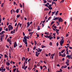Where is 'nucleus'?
Instances as JSON below:
<instances>
[{
  "label": "nucleus",
  "instance_id": "obj_1",
  "mask_svg": "<svg viewBox=\"0 0 72 72\" xmlns=\"http://www.w3.org/2000/svg\"><path fill=\"white\" fill-rule=\"evenodd\" d=\"M61 38H62V40L61 39L60 41V46H62V44L64 42V37H61Z\"/></svg>",
  "mask_w": 72,
  "mask_h": 72
},
{
  "label": "nucleus",
  "instance_id": "obj_2",
  "mask_svg": "<svg viewBox=\"0 0 72 72\" xmlns=\"http://www.w3.org/2000/svg\"><path fill=\"white\" fill-rule=\"evenodd\" d=\"M44 37H45L46 38H47V37H48V38H49L50 40H51V39L53 38V36H51V35H50L49 36H46V35H45Z\"/></svg>",
  "mask_w": 72,
  "mask_h": 72
},
{
  "label": "nucleus",
  "instance_id": "obj_3",
  "mask_svg": "<svg viewBox=\"0 0 72 72\" xmlns=\"http://www.w3.org/2000/svg\"><path fill=\"white\" fill-rule=\"evenodd\" d=\"M8 31H10V30H12L13 29V27L12 25H9L8 26Z\"/></svg>",
  "mask_w": 72,
  "mask_h": 72
},
{
  "label": "nucleus",
  "instance_id": "obj_4",
  "mask_svg": "<svg viewBox=\"0 0 72 72\" xmlns=\"http://www.w3.org/2000/svg\"><path fill=\"white\" fill-rule=\"evenodd\" d=\"M22 41H23V42H24L25 44H26V47H27V41L25 42V40H24V39H23Z\"/></svg>",
  "mask_w": 72,
  "mask_h": 72
},
{
  "label": "nucleus",
  "instance_id": "obj_5",
  "mask_svg": "<svg viewBox=\"0 0 72 72\" xmlns=\"http://www.w3.org/2000/svg\"><path fill=\"white\" fill-rule=\"evenodd\" d=\"M26 36H25L24 37V38H23V39H24V40H25V42L26 41H27V39H26Z\"/></svg>",
  "mask_w": 72,
  "mask_h": 72
},
{
  "label": "nucleus",
  "instance_id": "obj_6",
  "mask_svg": "<svg viewBox=\"0 0 72 72\" xmlns=\"http://www.w3.org/2000/svg\"><path fill=\"white\" fill-rule=\"evenodd\" d=\"M58 22H63V19L62 18H60H60L58 19Z\"/></svg>",
  "mask_w": 72,
  "mask_h": 72
},
{
  "label": "nucleus",
  "instance_id": "obj_7",
  "mask_svg": "<svg viewBox=\"0 0 72 72\" xmlns=\"http://www.w3.org/2000/svg\"><path fill=\"white\" fill-rule=\"evenodd\" d=\"M5 32H4V31H2V32H1L0 33V35H3V33H5Z\"/></svg>",
  "mask_w": 72,
  "mask_h": 72
},
{
  "label": "nucleus",
  "instance_id": "obj_8",
  "mask_svg": "<svg viewBox=\"0 0 72 72\" xmlns=\"http://www.w3.org/2000/svg\"><path fill=\"white\" fill-rule=\"evenodd\" d=\"M27 28L28 27L30 26V22H28L27 23Z\"/></svg>",
  "mask_w": 72,
  "mask_h": 72
},
{
  "label": "nucleus",
  "instance_id": "obj_9",
  "mask_svg": "<svg viewBox=\"0 0 72 72\" xmlns=\"http://www.w3.org/2000/svg\"><path fill=\"white\" fill-rule=\"evenodd\" d=\"M65 53H64L63 54H62L61 56L62 57H66V54H65Z\"/></svg>",
  "mask_w": 72,
  "mask_h": 72
},
{
  "label": "nucleus",
  "instance_id": "obj_10",
  "mask_svg": "<svg viewBox=\"0 0 72 72\" xmlns=\"http://www.w3.org/2000/svg\"><path fill=\"white\" fill-rule=\"evenodd\" d=\"M26 66V63L25 62H24V66H23V65H22V68L23 69H24V67H25Z\"/></svg>",
  "mask_w": 72,
  "mask_h": 72
},
{
  "label": "nucleus",
  "instance_id": "obj_11",
  "mask_svg": "<svg viewBox=\"0 0 72 72\" xmlns=\"http://www.w3.org/2000/svg\"><path fill=\"white\" fill-rule=\"evenodd\" d=\"M3 37L1 35L0 36V40H1L2 42L3 41Z\"/></svg>",
  "mask_w": 72,
  "mask_h": 72
},
{
  "label": "nucleus",
  "instance_id": "obj_12",
  "mask_svg": "<svg viewBox=\"0 0 72 72\" xmlns=\"http://www.w3.org/2000/svg\"><path fill=\"white\" fill-rule=\"evenodd\" d=\"M55 55V53H54V54H53L52 55H51V57H52V59H53V57H54V56Z\"/></svg>",
  "mask_w": 72,
  "mask_h": 72
},
{
  "label": "nucleus",
  "instance_id": "obj_13",
  "mask_svg": "<svg viewBox=\"0 0 72 72\" xmlns=\"http://www.w3.org/2000/svg\"><path fill=\"white\" fill-rule=\"evenodd\" d=\"M59 17H56L54 19H53V20H57V19H59Z\"/></svg>",
  "mask_w": 72,
  "mask_h": 72
},
{
  "label": "nucleus",
  "instance_id": "obj_14",
  "mask_svg": "<svg viewBox=\"0 0 72 72\" xmlns=\"http://www.w3.org/2000/svg\"><path fill=\"white\" fill-rule=\"evenodd\" d=\"M42 51V49H40V48H38V52H41Z\"/></svg>",
  "mask_w": 72,
  "mask_h": 72
},
{
  "label": "nucleus",
  "instance_id": "obj_15",
  "mask_svg": "<svg viewBox=\"0 0 72 72\" xmlns=\"http://www.w3.org/2000/svg\"><path fill=\"white\" fill-rule=\"evenodd\" d=\"M17 44V42H15L14 43V48H15L16 47V46H15L16 44Z\"/></svg>",
  "mask_w": 72,
  "mask_h": 72
},
{
  "label": "nucleus",
  "instance_id": "obj_16",
  "mask_svg": "<svg viewBox=\"0 0 72 72\" xmlns=\"http://www.w3.org/2000/svg\"><path fill=\"white\" fill-rule=\"evenodd\" d=\"M6 64L7 66H9L10 65V63L8 62H6Z\"/></svg>",
  "mask_w": 72,
  "mask_h": 72
},
{
  "label": "nucleus",
  "instance_id": "obj_17",
  "mask_svg": "<svg viewBox=\"0 0 72 72\" xmlns=\"http://www.w3.org/2000/svg\"><path fill=\"white\" fill-rule=\"evenodd\" d=\"M44 11H46V10H49V9L47 8H45L44 10Z\"/></svg>",
  "mask_w": 72,
  "mask_h": 72
},
{
  "label": "nucleus",
  "instance_id": "obj_18",
  "mask_svg": "<svg viewBox=\"0 0 72 72\" xmlns=\"http://www.w3.org/2000/svg\"><path fill=\"white\" fill-rule=\"evenodd\" d=\"M46 46H45L44 45H42L41 46V48H46Z\"/></svg>",
  "mask_w": 72,
  "mask_h": 72
},
{
  "label": "nucleus",
  "instance_id": "obj_19",
  "mask_svg": "<svg viewBox=\"0 0 72 72\" xmlns=\"http://www.w3.org/2000/svg\"><path fill=\"white\" fill-rule=\"evenodd\" d=\"M20 24V22H19L18 23V24L17 25V26L16 27L17 29H18V26H19V25Z\"/></svg>",
  "mask_w": 72,
  "mask_h": 72
},
{
  "label": "nucleus",
  "instance_id": "obj_20",
  "mask_svg": "<svg viewBox=\"0 0 72 72\" xmlns=\"http://www.w3.org/2000/svg\"><path fill=\"white\" fill-rule=\"evenodd\" d=\"M15 12L16 13H18V12H19V10L18 9H17Z\"/></svg>",
  "mask_w": 72,
  "mask_h": 72
},
{
  "label": "nucleus",
  "instance_id": "obj_21",
  "mask_svg": "<svg viewBox=\"0 0 72 72\" xmlns=\"http://www.w3.org/2000/svg\"><path fill=\"white\" fill-rule=\"evenodd\" d=\"M58 54H59V55L60 56H62V55L61 54V52H59Z\"/></svg>",
  "mask_w": 72,
  "mask_h": 72
},
{
  "label": "nucleus",
  "instance_id": "obj_22",
  "mask_svg": "<svg viewBox=\"0 0 72 72\" xmlns=\"http://www.w3.org/2000/svg\"><path fill=\"white\" fill-rule=\"evenodd\" d=\"M9 43L10 44V45H12V41H11V40L10 39L9 40Z\"/></svg>",
  "mask_w": 72,
  "mask_h": 72
},
{
  "label": "nucleus",
  "instance_id": "obj_23",
  "mask_svg": "<svg viewBox=\"0 0 72 72\" xmlns=\"http://www.w3.org/2000/svg\"><path fill=\"white\" fill-rule=\"evenodd\" d=\"M48 8H49V9H50V10H51V9H53V8H52V7H49V6H48Z\"/></svg>",
  "mask_w": 72,
  "mask_h": 72
},
{
  "label": "nucleus",
  "instance_id": "obj_24",
  "mask_svg": "<svg viewBox=\"0 0 72 72\" xmlns=\"http://www.w3.org/2000/svg\"><path fill=\"white\" fill-rule=\"evenodd\" d=\"M20 16H21V15L18 14V15H17V18H19V17H20Z\"/></svg>",
  "mask_w": 72,
  "mask_h": 72
},
{
  "label": "nucleus",
  "instance_id": "obj_25",
  "mask_svg": "<svg viewBox=\"0 0 72 72\" xmlns=\"http://www.w3.org/2000/svg\"><path fill=\"white\" fill-rule=\"evenodd\" d=\"M4 58H8V56H7L6 54H4Z\"/></svg>",
  "mask_w": 72,
  "mask_h": 72
},
{
  "label": "nucleus",
  "instance_id": "obj_26",
  "mask_svg": "<svg viewBox=\"0 0 72 72\" xmlns=\"http://www.w3.org/2000/svg\"><path fill=\"white\" fill-rule=\"evenodd\" d=\"M64 51H65V50L64 49L63 50H62L61 51V53L62 54V53H63L64 52Z\"/></svg>",
  "mask_w": 72,
  "mask_h": 72
},
{
  "label": "nucleus",
  "instance_id": "obj_27",
  "mask_svg": "<svg viewBox=\"0 0 72 72\" xmlns=\"http://www.w3.org/2000/svg\"><path fill=\"white\" fill-rule=\"evenodd\" d=\"M43 0V2L44 3H47V1H46V0Z\"/></svg>",
  "mask_w": 72,
  "mask_h": 72
},
{
  "label": "nucleus",
  "instance_id": "obj_28",
  "mask_svg": "<svg viewBox=\"0 0 72 72\" xmlns=\"http://www.w3.org/2000/svg\"><path fill=\"white\" fill-rule=\"evenodd\" d=\"M64 1V0H62L60 2V3H63Z\"/></svg>",
  "mask_w": 72,
  "mask_h": 72
},
{
  "label": "nucleus",
  "instance_id": "obj_29",
  "mask_svg": "<svg viewBox=\"0 0 72 72\" xmlns=\"http://www.w3.org/2000/svg\"><path fill=\"white\" fill-rule=\"evenodd\" d=\"M14 32H13V31H12L11 32H10V33H11L12 34H13V33H14Z\"/></svg>",
  "mask_w": 72,
  "mask_h": 72
},
{
  "label": "nucleus",
  "instance_id": "obj_30",
  "mask_svg": "<svg viewBox=\"0 0 72 72\" xmlns=\"http://www.w3.org/2000/svg\"><path fill=\"white\" fill-rule=\"evenodd\" d=\"M49 44L50 46H52V42H50Z\"/></svg>",
  "mask_w": 72,
  "mask_h": 72
},
{
  "label": "nucleus",
  "instance_id": "obj_31",
  "mask_svg": "<svg viewBox=\"0 0 72 72\" xmlns=\"http://www.w3.org/2000/svg\"><path fill=\"white\" fill-rule=\"evenodd\" d=\"M51 13V11L50 10L48 13V14H50V13Z\"/></svg>",
  "mask_w": 72,
  "mask_h": 72
},
{
  "label": "nucleus",
  "instance_id": "obj_32",
  "mask_svg": "<svg viewBox=\"0 0 72 72\" xmlns=\"http://www.w3.org/2000/svg\"><path fill=\"white\" fill-rule=\"evenodd\" d=\"M38 53V51H36V53H35V55L36 56H37V54Z\"/></svg>",
  "mask_w": 72,
  "mask_h": 72
},
{
  "label": "nucleus",
  "instance_id": "obj_33",
  "mask_svg": "<svg viewBox=\"0 0 72 72\" xmlns=\"http://www.w3.org/2000/svg\"><path fill=\"white\" fill-rule=\"evenodd\" d=\"M16 69H17L16 68H15L14 69H13V72H15V70H16Z\"/></svg>",
  "mask_w": 72,
  "mask_h": 72
},
{
  "label": "nucleus",
  "instance_id": "obj_34",
  "mask_svg": "<svg viewBox=\"0 0 72 72\" xmlns=\"http://www.w3.org/2000/svg\"><path fill=\"white\" fill-rule=\"evenodd\" d=\"M28 60V58H26V59L25 60V62H27V60Z\"/></svg>",
  "mask_w": 72,
  "mask_h": 72
},
{
  "label": "nucleus",
  "instance_id": "obj_35",
  "mask_svg": "<svg viewBox=\"0 0 72 72\" xmlns=\"http://www.w3.org/2000/svg\"><path fill=\"white\" fill-rule=\"evenodd\" d=\"M58 12H59V11H57L56 12V14H55V15H57V14H58Z\"/></svg>",
  "mask_w": 72,
  "mask_h": 72
},
{
  "label": "nucleus",
  "instance_id": "obj_36",
  "mask_svg": "<svg viewBox=\"0 0 72 72\" xmlns=\"http://www.w3.org/2000/svg\"><path fill=\"white\" fill-rule=\"evenodd\" d=\"M67 57L68 58H68H69V59H70V56H69V55H68L67 56Z\"/></svg>",
  "mask_w": 72,
  "mask_h": 72
},
{
  "label": "nucleus",
  "instance_id": "obj_37",
  "mask_svg": "<svg viewBox=\"0 0 72 72\" xmlns=\"http://www.w3.org/2000/svg\"><path fill=\"white\" fill-rule=\"evenodd\" d=\"M51 18V17H50L48 19V21H50V19Z\"/></svg>",
  "mask_w": 72,
  "mask_h": 72
},
{
  "label": "nucleus",
  "instance_id": "obj_38",
  "mask_svg": "<svg viewBox=\"0 0 72 72\" xmlns=\"http://www.w3.org/2000/svg\"><path fill=\"white\" fill-rule=\"evenodd\" d=\"M44 67H45L44 69H47V67H46V66H43V67L44 68Z\"/></svg>",
  "mask_w": 72,
  "mask_h": 72
},
{
  "label": "nucleus",
  "instance_id": "obj_39",
  "mask_svg": "<svg viewBox=\"0 0 72 72\" xmlns=\"http://www.w3.org/2000/svg\"><path fill=\"white\" fill-rule=\"evenodd\" d=\"M66 54L67 55H68L69 54V53H68V51H66Z\"/></svg>",
  "mask_w": 72,
  "mask_h": 72
},
{
  "label": "nucleus",
  "instance_id": "obj_40",
  "mask_svg": "<svg viewBox=\"0 0 72 72\" xmlns=\"http://www.w3.org/2000/svg\"><path fill=\"white\" fill-rule=\"evenodd\" d=\"M10 13L12 14H13V10H12L10 11Z\"/></svg>",
  "mask_w": 72,
  "mask_h": 72
},
{
  "label": "nucleus",
  "instance_id": "obj_41",
  "mask_svg": "<svg viewBox=\"0 0 72 72\" xmlns=\"http://www.w3.org/2000/svg\"><path fill=\"white\" fill-rule=\"evenodd\" d=\"M36 48V47H35V46H34V47L33 48V50H35Z\"/></svg>",
  "mask_w": 72,
  "mask_h": 72
},
{
  "label": "nucleus",
  "instance_id": "obj_42",
  "mask_svg": "<svg viewBox=\"0 0 72 72\" xmlns=\"http://www.w3.org/2000/svg\"><path fill=\"white\" fill-rule=\"evenodd\" d=\"M28 31H29V32H30V31H31L32 30H31V29H29L28 30Z\"/></svg>",
  "mask_w": 72,
  "mask_h": 72
},
{
  "label": "nucleus",
  "instance_id": "obj_43",
  "mask_svg": "<svg viewBox=\"0 0 72 72\" xmlns=\"http://www.w3.org/2000/svg\"><path fill=\"white\" fill-rule=\"evenodd\" d=\"M1 22V15H0V23Z\"/></svg>",
  "mask_w": 72,
  "mask_h": 72
},
{
  "label": "nucleus",
  "instance_id": "obj_44",
  "mask_svg": "<svg viewBox=\"0 0 72 72\" xmlns=\"http://www.w3.org/2000/svg\"><path fill=\"white\" fill-rule=\"evenodd\" d=\"M4 3H2L1 4V7H3V5H4Z\"/></svg>",
  "mask_w": 72,
  "mask_h": 72
},
{
  "label": "nucleus",
  "instance_id": "obj_45",
  "mask_svg": "<svg viewBox=\"0 0 72 72\" xmlns=\"http://www.w3.org/2000/svg\"><path fill=\"white\" fill-rule=\"evenodd\" d=\"M37 30H40V27H38L37 28Z\"/></svg>",
  "mask_w": 72,
  "mask_h": 72
},
{
  "label": "nucleus",
  "instance_id": "obj_46",
  "mask_svg": "<svg viewBox=\"0 0 72 72\" xmlns=\"http://www.w3.org/2000/svg\"><path fill=\"white\" fill-rule=\"evenodd\" d=\"M27 68V66H26L24 68V70H26V69Z\"/></svg>",
  "mask_w": 72,
  "mask_h": 72
},
{
  "label": "nucleus",
  "instance_id": "obj_47",
  "mask_svg": "<svg viewBox=\"0 0 72 72\" xmlns=\"http://www.w3.org/2000/svg\"><path fill=\"white\" fill-rule=\"evenodd\" d=\"M1 31H2V28L0 27V32H1Z\"/></svg>",
  "mask_w": 72,
  "mask_h": 72
},
{
  "label": "nucleus",
  "instance_id": "obj_48",
  "mask_svg": "<svg viewBox=\"0 0 72 72\" xmlns=\"http://www.w3.org/2000/svg\"><path fill=\"white\" fill-rule=\"evenodd\" d=\"M69 35V34H68V33H67L66 34V37H68V36Z\"/></svg>",
  "mask_w": 72,
  "mask_h": 72
},
{
  "label": "nucleus",
  "instance_id": "obj_49",
  "mask_svg": "<svg viewBox=\"0 0 72 72\" xmlns=\"http://www.w3.org/2000/svg\"><path fill=\"white\" fill-rule=\"evenodd\" d=\"M20 6L21 8H22V5L21 4H20Z\"/></svg>",
  "mask_w": 72,
  "mask_h": 72
},
{
  "label": "nucleus",
  "instance_id": "obj_50",
  "mask_svg": "<svg viewBox=\"0 0 72 72\" xmlns=\"http://www.w3.org/2000/svg\"><path fill=\"white\" fill-rule=\"evenodd\" d=\"M7 41H8V42H9V38H8L7 40Z\"/></svg>",
  "mask_w": 72,
  "mask_h": 72
},
{
  "label": "nucleus",
  "instance_id": "obj_51",
  "mask_svg": "<svg viewBox=\"0 0 72 72\" xmlns=\"http://www.w3.org/2000/svg\"><path fill=\"white\" fill-rule=\"evenodd\" d=\"M22 45H20L19 46V48H22Z\"/></svg>",
  "mask_w": 72,
  "mask_h": 72
},
{
  "label": "nucleus",
  "instance_id": "obj_52",
  "mask_svg": "<svg viewBox=\"0 0 72 72\" xmlns=\"http://www.w3.org/2000/svg\"><path fill=\"white\" fill-rule=\"evenodd\" d=\"M54 23V21H52L51 23V24H53V23Z\"/></svg>",
  "mask_w": 72,
  "mask_h": 72
},
{
  "label": "nucleus",
  "instance_id": "obj_53",
  "mask_svg": "<svg viewBox=\"0 0 72 72\" xmlns=\"http://www.w3.org/2000/svg\"><path fill=\"white\" fill-rule=\"evenodd\" d=\"M59 45V43L58 42H57V46H58V45Z\"/></svg>",
  "mask_w": 72,
  "mask_h": 72
},
{
  "label": "nucleus",
  "instance_id": "obj_54",
  "mask_svg": "<svg viewBox=\"0 0 72 72\" xmlns=\"http://www.w3.org/2000/svg\"><path fill=\"white\" fill-rule=\"evenodd\" d=\"M39 54H40V53H38L37 54V56H36V57H38L39 56Z\"/></svg>",
  "mask_w": 72,
  "mask_h": 72
},
{
  "label": "nucleus",
  "instance_id": "obj_55",
  "mask_svg": "<svg viewBox=\"0 0 72 72\" xmlns=\"http://www.w3.org/2000/svg\"><path fill=\"white\" fill-rule=\"evenodd\" d=\"M67 67V65H65L64 67V68H66Z\"/></svg>",
  "mask_w": 72,
  "mask_h": 72
},
{
  "label": "nucleus",
  "instance_id": "obj_56",
  "mask_svg": "<svg viewBox=\"0 0 72 72\" xmlns=\"http://www.w3.org/2000/svg\"><path fill=\"white\" fill-rule=\"evenodd\" d=\"M22 33H23V35L24 36H25V34L24 33V32H23Z\"/></svg>",
  "mask_w": 72,
  "mask_h": 72
},
{
  "label": "nucleus",
  "instance_id": "obj_57",
  "mask_svg": "<svg viewBox=\"0 0 72 72\" xmlns=\"http://www.w3.org/2000/svg\"><path fill=\"white\" fill-rule=\"evenodd\" d=\"M56 32H57V31L58 32V31H59V29H56Z\"/></svg>",
  "mask_w": 72,
  "mask_h": 72
},
{
  "label": "nucleus",
  "instance_id": "obj_58",
  "mask_svg": "<svg viewBox=\"0 0 72 72\" xmlns=\"http://www.w3.org/2000/svg\"><path fill=\"white\" fill-rule=\"evenodd\" d=\"M19 26H20V28H21V26H22V24L21 23L19 25Z\"/></svg>",
  "mask_w": 72,
  "mask_h": 72
},
{
  "label": "nucleus",
  "instance_id": "obj_59",
  "mask_svg": "<svg viewBox=\"0 0 72 72\" xmlns=\"http://www.w3.org/2000/svg\"><path fill=\"white\" fill-rule=\"evenodd\" d=\"M31 60V59L30 58L28 60V63H30V62H29V61H30V60Z\"/></svg>",
  "mask_w": 72,
  "mask_h": 72
},
{
  "label": "nucleus",
  "instance_id": "obj_60",
  "mask_svg": "<svg viewBox=\"0 0 72 72\" xmlns=\"http://www.w3.org/2000/svg\"><path fill=\"white\" fill-rule=\"evenodd\" d=\"M69 61H66V64H67V63H69Z\"/></svg>",
  "mask_w": 72,
  "mask_h": 72
},
{
  "label": "nucleus",
  "instance_id": "obj_61",
  "mask_svg": "<svg viewBox=\"0 0 72 72\" xmlns=\"http://www.w3.org/2000/svg\"><path fill=\"white\" fill-rule=\"evenodd\" d=\"M29 39V36L26 37V39Z\"/></svg>",
  "mask_w": 72,
  "mask_h": 72
},
{
  "label": "nucleus",
  "instance_id": "obj_62",
  "mask_svg": "<svg viewBox=\"0 0 72 72\" xmlns=\"http://www.w3.org/2000/svg\"><path fill=\"white\" fill-rule=\"evenodd\" d=\"M55 34H56V33H53V35H54V36H55Z\"/></svg>",
  "mask_w": 72,
  "mask_h": 72
},
{
  "label": "nucleus",
  "instance_id": "obj_63",
  "mask_svg": "<svg viewBox=\"0 0 72 72\" xmlns=\"http://www.w3.org/2000/svg\"><path fill=\"white\" fill-rule=\"evenodd\" d=\"M70 57V59H72V56H71V55H69Z\"/></svg>",
  "mask_w": 72,
  "mask_h": 72
},
{
  "label": "nucleus",
  "instance_id": "obj_64",
  "mask_svg": "<svg viewBox=\"0 0 72 72\" xmlns=\"http://www.w3.org/2000/svg\"><path fill=\"white\" fill-rule=\"evenodd\" d=\"M18 71H18V68H17V71H16V72H19Z\"/></svg>",
  "mask_w": 72,
  "mask_h": 72
}]
</instances>
